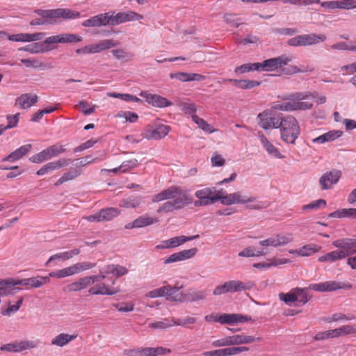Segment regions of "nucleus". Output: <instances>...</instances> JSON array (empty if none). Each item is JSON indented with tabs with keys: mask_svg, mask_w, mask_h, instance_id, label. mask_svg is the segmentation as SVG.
<instances>
[{
	"mask_svg": "<svg viewBox=\"0 0 356 356\" xmlns=\"http://www.w3.org/2000/svg\"><path fill=\"white\" fill-rule=\"evenodd\" d=\"M260 340L254 336L245 333L234 334L215 340L211 345L216 348L225 347L214 350L204 352V356H234L241 353L248 352L250 348L244 345H249Z\"/></svg>",
	"mask_w": 356,
	"mask_h": 356,
	"instance_id": "1",
	"label": "nucleus"
},
{
	"mask_svg": "<svg viewBox=\"0 0 356 356\" xmlns=\"http://www.w3.org/2000/svg\"><path fill=\"white\" fill-rule=\"evenodd\" d=\"M168 200L162 204L156 210L158 213H166L184 208L193 202L191 195L181 187L172 186L152 196V202H160Z\"/></svg>",
	"mask_w": 356,
	"mask_h": 356,
	"instance_id": "2",
	"label": "nucleus"
},
{
	"mask_svg": "<svg viewBox=\"0 0 356 356\" xmlns=\"http://www.w3.org/2000/svg\"><path fill=\"white\" fill-rule=\"evenodd\" d=\"M326 99L325 96L319 95L316 92H295L284 98L282 102H273L271 108L274 110L286 112L306 111L312 108L314 102L318 104H322L326 102Z\"/></svg>",
	"mask_w": 356,
	"mask_h": 356,
	"instance_id": "3",
	"label": "nucleus"
},
{
	"mask_svg": "<svg viewBox=\"0 0 356 356\" xmlns=\"http://www.w3.org/2000/svg\"><path fill=\"white\" fill-rule=\"evenodd\" d=\"M104 276L102 274L85 276L70 284L67 289L70 291L76 292L86 289L92 284L97 283L90 287L88 292L91 295H114L120 291L119 288L111 287L104 282Z\"/></svg>",
	"mask_w": 356,
	"mask_h": 356,
	"instance_id": "4",
	"label": "nucleus"
},
{
	"mask_svg": "<svg viewBox=\"0 0 356 356\" xmlns=\"http://www.w3.org/2000/svg\"><path fill=\"white\" fill-rule=\"evenodd\" d=\"M35 13L42 18L34 19L31 22V26H40L45 24H54L60 19H72L79 18L80 13L78 11L69 8H57L51 10H35Z\"/></svg>",
	"mask_w": 356,
	"mask_h": 356,
	"instance_id": "5",
	"label": "nucleus"
},
{
	"mask_svg": "<svg viewBox=\"0 0 356 356\" xmlns=\"http://www.w3.org/2000/svg\"><path fill=\"white\" fill-rule=\"evenodd\" d=\"M279 128L281 140L287 144H294L300 135L299 122L293 115L282 117Z\"/></svg>",
	"mask_w": 356,
	"mask_h": 356,
	"instance_id": "6",
	"label": "nucleus"
},
{
	"mask_svg": "<svg viewBox=\"0 0 356 356\" xmlns=\"http://www.w3.org/2000/svg\"><path fill=\"white\" fill-rule=\"evenodd\" d=\"M95 266V264L88 261L78 262L63 269L51 272L49 275L51 277L62 279L79 274L83 271L91 269Z\"/></svg>",
	"mask_w": 356,
	"mask_h": 356,
	"instance_id": "7",
	"label": "nucleus"
},
{
	"mask_svg": "<svg viewBox=\"0 0 356 356\" xmlns=\"http://www.w3.org/2000/svg\"><path fill=\"white\" fill-rule=\"evenodd\" d=\"M81 40L82 38L77 35L72 33H63L47 37L42 42V44L44 51L47 52L56 49V44L58 43H72L81 42Z\"/></svg>",
	"mask_w": 356,
	"mask_h": 356,
	"instance_id": "8",
	"label": "nucleus"
},
{
	"mask_svg": "<svg viewBox=\"0 0 356 356\" xmlns=\"http://www.w3.org/2000/svg\"><path fill=\"white\" fill-rule=\"evenodd\" d=\"M253 284L250 282H243L239 280H230L218 285L213 290V295L220 296L226 293H235L250 289Z\"/></svg>",
	"mask_w": 356,
	"mask_h": 356,
	"instance_id": "9",
	"label": "nucleus"
},
{
	"mask_svg": "<svg viewBox=\"0 0 356 356\" xmlns=\"http://www.w3.org/2000/svg\"><path fill=\"white\" fill-rule=\"evenodd\" d=\"M279 298L288 305L297 302L298 305H305L309 301L307 289L293 288L288 293H280Z\"/></svg>",
	"mask_w": 356,
	"mask_h": 356,
	"instance_id": "10",
	"label": "nucleus"
},
{
	"mask_svg": "<svg viewBox=\"0 0 356 356\" xmlns=\"http://www.w3.org/2000/svg\"><path fill=\"white\" fill-rule=\"evenodd\" d=\"M195 195L198 199L194 203L196 207L207 206L220 200V191L216 193V188L206 187L196 191Z\"/></svg>",
	"mask_w": 356,
	"mask_h": 356,
	"instance_id": "11",
	"label": "nucleus"
},
{
	"mask_svg": "<svg viewBox=\"0 0 356 356\" xmlns=\"http://www.w3.org/2000/svg\"><path fill=\"white\" fill-rule=\"evenodd\" d=\"M15 291H18L22 289L17 287L18 285H23L27 288H40L45 284L50 282L49 276H36L25 279L8 278Z\"/></svg>",
	"mask_w": 356,
	"mask_h": 356,
	"instance_id": "12",
	"label": "nucleus"
},
{
	"mask_svg": "<svg viewBox=\"0 0 356 356\" xmlns=\"http://www.w3.org/2000/svg\"><path fill=\"white\" fill-rule=\"evenodd\" d=\"M293 235L290 233H279L275 234L268 238L261 240L259 242V245L268 252V247L277 248L284 246L293 241Z\"/></svg>",
	"mask_w": 356,
	"mask_h": 356,
	"instance_id": "13",
	"label": "nucleus"
},
{
	"mask_svg": "<svg viewBox=\"0 0 356 356\" xmlns=\"http://www.w3.org/2000/svg\"><path fill=\"white\" fill-rule=\"evenodd\" d=\"M39 345V340H19L2 345L0 347V350L20 353L24 350L36 348Z\"/></svg>",
	"mask_w": 356,
	"mask_h": 356,
	"instance_id": "14",
	"label": "nucleus"
},
{
	"mask_svg": "<svg viewBox=\"0 0 356 356\" xmlns=\"http://www.w3.org/2000/svg\"><path fill=\"white\" fill-rule=\"evenodd\" d=\"M65 152V149L61 145H51L42 152L33 155L29 158V161L34 163H41Z\"/></svg>",
	"mask_w": 356,
	"mask_h": 356,
	"instance_id": "15",
	"label": "nucleus"
},
{
	"mask_svg": "<svg viewBox=\"0 0 356 356\" xmlns=\"http://www.w3.org/2000/svg\"><path fill=\"white\" fill-rule=\"evenodd\" d=\"M293 57L292 55H282L276 58L267 59L262 63H258L259 71L271 72L277 70L283 65L291 62Z\"/></svg>",
	"mask_w": 356,
	"mask_h": 356,
	"instance_id": "16",
	"label": "nucleus"
},
{
	"mask_svg": "<svg viewBox=\"0 0 356 356\" xmlns=\"http://www.w3.org/2000/svg\"><path fill=\"white\" fill-rule=\"evenodd\" d=\"M220 200L224 205H231L236 204H246L254 202L256 200L254 197L249 196L241 191L234 192L229 194L223 195L220 191Z\"/></svg>",
	"mask_w": 356,
	"mask_h": 356,
	"instance_id": "17",
	"label": "nucleus"
},
{
	"mask_svg": "<svg viewBox=\"0 0 356 356\" xmlns=\"http://www.w3.org/2000/svg\"><path fill=\"white\" fill-rule=\"evenodd\" d=\"M170 127L160 122L147 127L142 133L143 138L149 140H160L166 136Z\"/></svg>",
	"mask_w": 356,
	"mask_h": 356,
	"instance_id": "18",
	"label": "nucleus"
},
{
	"mask_svg": "<svg viewBox=\"0 0 356 356\" xmlns=\"http://www.w3.org/2000/svg\"><path fill=\"white\" fill-rule=\"evenodd\" d=\"M179 289V287H172L169 284H166L147 292L145 293V297L149 298L165 297L166 300L169 301H179L181 300L180 298H177L176 296H172Z\"/></svg>",
	"mask_w": 356,
	"mask_h": 356,
	"instance_id": "19",
	"label": "nucleus"
},
{
	"mask_svg": "<svg viewBox=\"0 0 356 356\" xmlns=\"http://www.w3.org/2000/svg\"><path fill=\"white\" fill-rule=\"evenodd\" d=\"M281 118L273 115L270 111H265L257 115L259 125L266 130L279 128Z\"/></svg>",
	"mask_w": 356,
	"mask_h": 356,
	"instance_id": "20",
	"label": "nucleus"
},
{
	"mask_svg": "<svg viewBox=\"0 0 356 356\" xmlns=\"http://www.w3.org/2000/svg\"><path fill=\"white\" fill-rule=\"evenodd\" d=\"M199 238V235H194L192 236H179L170 238L167 240L161 241L160 243L156 245V250H165L177 248L187 241H191Z\"/></svg>",
	"mask_w": 356,
	"mask_h": 356,
	"instance_id": "21",
	"label": "nucleus"
},
{
	"mask_svg": "<svg viewBox=\"0 0 356 356\" xmlns=\"http://www.w3.org/2000/svg\"><path fill=\"white\" fill-rule=\"evenodd\" d=\"M143 18V15L132 10L119 12L115 15H111V25H117L128 22L140 21Z\"/></svg>",
	"mask_w": 356,
	"mask_h": 356,
	"instance_id": "22",
	"label": "nucleus"
},
{
	"mask_svg": "<svg viewBox=\"0 0 356 356\" xmlns=\"http://www.w3.org/2000/svg\"><path fill=\"white\" fill-rule=\"evenodd\" d=\"M341 176L339 170H334L324 173L319 179V184L322 190H327L336 184Z\"/></svg>",
	"mask_w": 356,
	"mask_h": 356,
	"instance_id": "23",
	"label": "nucleus"
},
{
	"mask_svg": "<svg viewBox=\"0 0 356 356\" xmlns=\"http://www.w3.org/2000/svg\"><path fill=\"white\" fill-rule=\"evenodd\" d=\"M320 3L321 7L327 10H350L356 8V0H334L321 2Z\"/></svg>",
	"mask_w": 356,
	"mask_h": 356,
	"instance_id": "24",
	"label": "nucleus"
},
{
	"mask_svg": "<svg viewBox=\"0 0 356 356\" xmlns=\"http://www.w3.org/2000/svg\"><path fill=\"white\" fill-rule=\"evenodd\" d=\"M332 245L346 254V257L356 252V238H346L333 241Z\"/></svg>",
	"mask_w": 356,
	"mask_h": 356,
	"instance_id": "25",
	"label": "nucleus"
},
{
	"mask_svg": "<svg viewBox=\"0 0 356 356\" xmlns=\"http://www.w3.org/2000/svg\"><path fill=\"white\" fill-rule=\"evenodd\" d=\"M259 138L263 149L267 152L269 156L275 159H284L279 149L275 147L263 134L259 133Z\"/></svg>",
	"mask_w": 356,
	"mask_h": 356,
	"instance_id": "26",
	"label": "nucleus"
},
{
	"mask_svg": "<svg viewBox=\"0 0 356 356\" xmlns=\"http://www.w3.org/2000/svg\"><path fill=\"white\" fill-rule=\"evenodd\" d=\"M45 33H21L17 34H12L8 37L10 41L21 42H31L41 40L44 38Z\"/></svg>",
	"mask_w": 356,
	"mask_h": 356,
	"instance_id": "27",
	"label": "nucleus"
},
{
	"mask_svg": "<svg viewBox=\"0 0 356 356\" xmlns=\"http://www.w3.org/2000/svg\"><path fill=\"white\" fill-rule=\"evenodd\" d=\"M71 162L70 159L62 158L55 161H51L44 165L39 169L36 174L39 176L44 175L54 170H58L63 167L68 165Z\"/></svg>",
	"mask_w": 356,
	"mask_h": 356,
	"instance_id": "28",
	"label": "nucleus"
},
{
	"mask_svg": "<svg viewBox=\"0 0 356 356\" xmlns=\"http://www.w3.org/2000/svg\"><path fill=\"white\" fill-rule=\"evenodd\" d=\"M15 59V63H10V65H18L20 66V63L23 64L27 68L32 69H43L44 64L42 62L40 61L38 59L29 57V58H22L19 52H17L14 56Z\"/></svg>",
	"mask_w": 356,
	"mask_h": 356,
	"instance_id": "29",
	"label": "nucleus"
},
{
	"mask_svg": "<svg viewBox=\"0 0 356 356\" xmlns=\"http://www.w3.org/2000/svg\"><path fill=\"white\" fill-rule=\"evenodd\" d=\"M197 252V249L195 248L181 250L170 255L167 259H165L164 264H168L170 263L179 262L189 259L193 257Z\"/></svg>",
	"mask_w": 356,
	"mask_h": 356,
	"instance_id": "30",
	"label": "nucleus"
},
{
	"mask_svg": "<svg viewBox=\"0 0 356 356\" xmlns=\"http://www.w3.org/2000/svg\"><path fill=\"white\" fill-rule=\"evenodd\" d=\"M80 253V250L78 248L73 249L70 251H65L63 252L56 253L51 255L45 263V266H56L59 261H65L72 258L75 255Z\"/></svg>",
	"mask_w": 356,
	"mask_h": 356,
	"instance_id": "31",
	"label": "nucleus"
},
{
	"mask_svg": "<svg viewBox=\"0 0 356 356\" xmlns=\"http://www.w3.org/2000/svg\"><path fill=\"white\" fill-rule=\"evenodd\" d=\"M108 24H111V16L108 13H104L85 20L83 22L82 26L85 27L102 26Z\"/></svg>",
	"mask_w": 356,
	"mask_h": 356,
	"instance_id": "32",
	"label": "nucleus"
},
{
	"mask_svg": "<svg viewBox=\"0 0 356 356\" xmlns=\"http://www.w3.org/2000/svg\"><path fill=\"white\" fill-rule=\"evenodd\" d=\"M252 320L250 316L240 314H222L221 324L235 325L237 323H244Z\"/></svg>",
	"mask_w": 356,
	"mask_h": 356,
	"instance_id": "33",
	"label": "nucleus"
},
{
	"mask_svg": "<svg viewBox=\"0 0 356 356\" xmlns=\"http://www.w3.org/2000/svg\"><path fill=\"white\" fill-rule=\"evenodd\" d=\"M140 95L145 98V101L148 104H152L154 106L165 107L171 105V103L168 102L165 98L157 95L149 93L147 91H142L140 93Z\"/></svg>",
	"mask_w": 356,
	"mask_h": 356,
	"instance_id": "34",
	"label": "nucleus"
},
{
	"mask_svg": "<svg viewBox=\"0 0 356 356\" xmlns=\"http://www.w3.org/2000/svg\"><path fill=\"white\" fill-rule=\"evenodd\" d=\"M31 148L32 145L31 144L22 145L4 157L2 161L15 162L27 154L31 151Z\"/></svg>",
	"mask_w": 356,
	"mask_h": 356,
	"instance_id": "35",
	"label": "nucleus"
},
{
	"mask_svg": "<svg viewBox=\"0 0 356 356\" xmlns=\"http://www.w3.org/2000/svg\"><path fill=\"white\" fill-rule=\"evenodd\" d=\"M343 132L339 130H332L323 134L318 137L312 139V142L314 144H324L325 143L332 142L340 138Z\"/></svg>",
	"mask_w": 356,
	"mask_h": 356,
	"instance_id": "36",
	"label": "nucleus"
},
{
	"mask_svg": "<svg viewBox=\"0 0 356 356\" xmlns=\"http://www.w3.org/2000/svg\"><path fill=\"white\" fill-rule=\"evenodd\" d=\"M128 273V270L120 265H108L99 270V274H102L104 276V280L106 278L107 275L112 274L117 277H120L126 275Z\"/></svg>",
	"mask_w": 356,
	"mask_h": 356,
	"instance_id": "37",
	"label": "nucleus"
},
{
	"mask_svg": "<svg viewBox=\"0 0 356 356\" xmlns=\"http://www.w3.org/2000/svg\"><path fill=\"white\" fill-rule=\"evenodd\" d=\"M171 79H176L179 81L186 82V81H201L205 79L204 75L196 74V73H186V72H177L171 73L170 74Z\"/></svg>",
	"mask_w": 356,
	"mask_h": 356,
	"instance_id": "38",
	"label": "nucleus"
},
{
	"mask_svg": "<svg viewBox=\"0 0 356 356\" xmlns=\"http://www.w3.org/2000/svg\"><path fill=\"white\" fill-rule=\"evenodd\" d=\"M38 96L34 94L26 93L16 99V104L23 109L29 108L38 102Z\"/></svg>",
	"mask_w": 356,
	"mask_h": 356,
	"instance_id": "39",
	"label": "nucleus"
},
{
	"mask_svg": "<svg viewBox=\"0 0 356 356\" xmlns=\"http://www.w3.org/2000/svg\"><path fill=\"white\" fill-rule=\"evenodd\" d=\"M225 81H229L233 83L234 86L240 89L243 90H250L253 88L259 86L261 82L256 80H250V79H226Z\"/></svg>",
	"mask_w": 356,
	"mask_h": 356,
	"instance_id": "40",
	"label": "nucleus"
},
{
	"mask_svg": "<svg viewBox=\"0 0 356 356\" xmlns=\"http://www.w3.org/2000/svg\"><path fill=\"white\" fill-rule=\"evenodd\" d=\"M309 288L316 291H332L340 289L341 285L339 283L334 281H328L317 284H311Z\"/></svg>",
	"mask_w": 356,
	"mask_h": 356,
	"instance_id": "41",
	"label": "nucleus"
},
{
	"mask_svg": "<svg viewBox=\"0 0 356 356\" xmlns=\"http://www.w3.org/2000/svg\"><path fill=\"white\" fill-rule=\"evenodd\" d=\"M76 334H68L67 333H60L51 340V345L58 347H63L67 345L70 342L76 338Z\"/></svg>",
	"mask_w": 356,
	"mask_h": 356,
	"instance_id": "42",
	"label": "nucleus"
},
{
	"mask_svg": "<svg viewBox=\"0 0 356 356\" xmlns=\"http://www.w3.org/2000/svg\"><path fill=\"white\" fill-rule=\"evenodd\" d=\"M135 220L138 228L150 226L159 222L158 217L151 216L147 213L140 216Z\"/></svg>",
	"mask_w": 356,
	"mask_h": 356,
	"instance_id": "43",
	"label": "nucleus"
},
{
	"mask_svg": "<svg viewBox=\"0 0 356 356\" xmlns=\"http://www.w3.org/2000/svg\"><path fill=\"white\" fill-rule=\"evenodd\" d=\"M344 258H346V254L337 250L319 257L318 261L321 262H334Z\"/></svg>",
	"mask_w": 356,
	"mask_h": 356,
	"instance_id": "44",
	"label": "nucleus"
},
{
	"mask_svg": "<svg viewBox=\"0 0 356 356\" xmlns=\"http://www.w3.org/2000/svg\"><path fill=\"white\" fill-rule=\"evenodd\" d=\"M304 37V46L316 44L324 42L326 40V36L324 34H305Z\"/></svg>",
	"mask_w": 356,
	"mask_h": 356,
	"instance_id": "45",
	"label": "nucleus"
},
{
	"mask_svg": "<svg viewBox=\"0 0 356 356\" xmlns=\"http://www.w3.org/2000/svg\"><path fill=\"white\" fill-rule=\"evenodd\" d=\"M268 253L264 249L256 250L252 246H248L238 253L239 257H254L266 255Z\"/></svg>",
	"mask_w": 356,
	"mask_h": 356,
	"instance_id": "46",
	"label": "nucleus"
},
{
	"mask_svg": "<svg viewBox=\"0 0 356 356\" xmlns=\"http://www.w3.org/2000/svg\"><path fill=\"white\" fill-rule=\"evenodd\" d=\"M119 44L117 40L113 39H106L100 40L98 43L94 44L95 53H99L106 49H109Z\"/></svg>",
	"mask_w": 356,
	"mask_h": 356,
	"instance_id": "47",
	"label": "nucleus"
},
{
	"mask_svg": "<svg viewBox=\"0 0 356 356\" xmlns=\"http://www.w3.org/2000/svg\"><path fill=\"white\" fill-rule=\"evenodd\" d=\"M193 121L198 126L200 129L208 134H212L217 131L213 127L206 122L203 118L197 116H193Z\"/></svg>",
	"mask_w": 356,
	"mask_h": 356,
	"instance_id": "48",
	"label": "nucleus"
},
{
	"mask_svg": "<svg viewBox=\"0 0 356 356\" xmlns=\"http://www.w3.org/2000/svg\"><path fill=\"white\" fill-rule=\"evenodd\" d=\"M99 212L102 222L111 220L120 213V211L118 209L113 207L102 209Z\"/></svg>",
	"mask_w": 356,
	"mask_h": 356,
	"instance_id": "49",
	"label": "nucleus"
},
{
	"mask_svg": "<svg viewBox=\"0 0 356 356\" xmlns=\"http://www.w3.org/2000/svg\"><path fill=\"white\" fill-rule=\"evenodd\" d=\"M172 326H174L173 318H164L159 321L150 323L148 325V327L149 328L156 329V330H164V329L170 327Z\"/></svg>",
	"mask_w": 356,
	"mask_h": 356,
	"instance_id": "50",
	"label": "nucleus"
},
{
	"mask_svg": "<svg viewBox=\"0 0 356 356\" xmlns=\"http://www.w3.org/2000/svg\"><path fill=\"white\" fill-rule=\"evenodd\" d=\"M22 51H27L33 54L45 52L42 42H36L33 44L22 47L17 49L18 52H20Z\"/></svg>",
	"mask_w": 356,
	"mask_h": 356,
	"instance_id": "51",
	"label": "nucleus"
},
{
	"mask_svg": "<svg viewBox=\"0 0 356 356\" xmlns=\"http://www.w3.org/2000/svg\"><path fill=\"white\" fill-rule=\"evenodd\" d=\"M179 107L181 111H183L186 115H190L192 119L193 115H197L195 114L197 111V106L193 103L189 102H180L179 104Z\"/></svg>",
	"mask_w": 356,
	"mask_h": 356,
	"instance_id": "52",
	"label": "nucleus"
},
{
	"mask_svg": "<svg viewBox=\"0 0 356 356\" xmlns=\"http://www.w3.org/2000/svg\"><path fill=\"white\" fill-rule=\"evenodd\" d=\"M259 65L258 64V63H245L238 67H236L234 70V73L236 74H241L251 71H259Z\"/></svg>",
	"mask_w": 356,
	"mask_h": 356,
	"instance_id": "53",
	"label": "nucleus"
},
{
	"mask_svg": "<svg viewBox=\"0 0 356 356\" xmlns=\"http://www.w3.org/2000/svg\"><path fill=\"white\" fill-rule=\"evenodd\" d=\"M321 249V247L316 244H308L299 249V256L308 257L317 252Z\"/></svg>",
	"mask_w": 356,
	"mask_h": 356,
	"instance_id": "54",
	"label": "nucleus"
},
{
	"mask_svg": "<svg viewBox=\"0 0 356 356\" xmlns=\"http://www.w3.org/2000/svg\"><path fill=\"white\" fill-rule=\"evenodd\" d=\"M139 165V163L137 159H131L127 161H124L120 165V169H121V173H126L131 170L132 169L136 168Z\"/></svg>",
	"mask_w": 356,
	"mask_h": 356,
	"instance_id": "55",
	"label": "nucleus"
},
{
	"mask_svg": "<svg viewBox=\"0 0 356 356\" xmlns=\"http://www.w3.org/2000/svg\"><path fill=\"white\" fill-rule=\"evenodd\" d=\"M197 319L194 317L186 316L182 318L175 319L173 318L174 325L188 327L191 324H194Z\"/></svg>",
	"mask_w": 356,
	"mask_h": 356,
	"instance_id": "56",
	"label": "nucleus"
},
{
	"mask_svg": "<svg viewBox=\"0 0 356 356\" xmlns=\"http://www.w3.org/2000/svg\"><path fill=\"white\" fill-rule=\"evenodd\" d=\"M326 206V201L320 199L317 200L312 201L308 204L304 205L302 207V210H315L321 207H324Z\"/></svg>",
	"mask_w": 356,
	"mask_h": 356,
	"instance_id": "57",
	"label": "nucleus"
},
{
	"mask_svg": "<svg viewBox=\"0 0 356 356\" xmlns=\"http://www.w3.org/2000/svg\"><path fill=\"white\" fill-rule=\"evenodd\" d=\"M113 306L121 312H132L134 309V304L131 302L113 304Z\"/></svg>",
	"mask_w": 356,
	"mask_h": 356,
	"instance_id": "58",
	"label": "nucleus"
},
{
	"mask_svg": "<svg viewBox=\"0 0 356 356\" xmlns=\"http://www.w3.org/2000/svg\"><path fill=\"white\" fill-rule=\"evenodd\" d=\"M22 302L23 298H20L15 305H9L6 309L2 311V314L3 316H10L11 314L16 312L22 306Z\"/></svg>",
	"mask_w": 356,
	"mask_h": 356,
	"instance_id": "59",
	"label": "nucleus"
},
{
	"mask_svg": "<svg viewBox=\"0 0 356 356\" xmlns=\"http://www.w3.org/2000/svg\"><path fill=\"white\" fill-rule=\"evenodd\" d=\"M119 205L124 208H136L140 205V201L134 198L124 199L120 201Z\"/></svg>",
	"mask_w": 356,
	"mask_h": 356,
	"instance_id": "60",
	"label": "nucleus"
},
{
	"mask_svg": "<svg viewBox=\"0 0 356 356\" xmlns=\"http://www.w3.org/2000/svg\"><path fill=\"white\" fill-rule=\"evenodd\" d=\"M76 107L79 108L85 115H90L95 111V106L91 107L88 103L84 101L80 102Z\"/></svg>",
	"mask_w": 356,
	"mask_h": 356,
	"instance_id": "61",
	"label": "nucleus"
},
{
	"mask_svg": "<svg viewBox=\"0 0 356 356\" xmlns=\"http://www.w3.org/2000/svg\"><path fill=\"white\" fill-rule=\"evenodd\" d=\"M351 319H353L352 316H346L342 313H336L332 314L331 316L327 317L326 321L327 323H332L343 320L349 321Z\"/></svg>",
	"mask_w": 356,
	"mask_h": 356,
	"instance_id": "62",
	"label": "nucleus"
},
{
	"mask_svg": "<svg viewBox=\"0 0 356 356\" xmlns=\"http://www.w3.org/2000/svg\"><path fill=\"white\" fill-rule=\"evenodd\" d=\"M211 163L213 167H221L225 163V160L222 155L214 153L211 158Z\"/></svg>",
	"mask_w": 356,
	"mask_h": 356,
	"instance_id": "63",
	"label": "nucleus"
},
{
	"mask_svg": "<svg viewBox=\"0 0 356 356\" xmlns=\"http://www.w3.org/2000/svg\"><path fill=\"white\" fill-rule=\"evenodd\" d=\"M313 69L309 67H301L298 68L296 66L291 65L289 66L288 68L286 69V74H293L296 73H300V72H312Z\"/></svg>",
	"mask_w": 356,
	"mask_h": 356,
	"instance_id": "64",
	"label": "nucleus"
}]
</instances>
